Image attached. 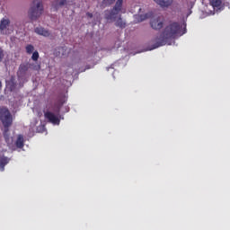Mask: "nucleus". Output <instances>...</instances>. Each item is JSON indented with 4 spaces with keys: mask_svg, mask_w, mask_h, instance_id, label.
<instances>
[{
    "mask_svg": "<svg viewBox=\"0 0 230 230\" xmlns=\"http://www.w3.org/2000/svg\"><path fill=\"white\" fill-rule=\"evenodd\" d=\"M185 33L186 25H181V23L177 22H170L164 27L159 36H156L151 40V42H154V45L150 49V51H152V49H157V48H161V46H166L169 40L179 39V37H182Z\"/></svg>",
    "mask_w": 230,
    "mask_h": 230,
    "instance_id": "f257e3e1",
    "label": "nucleus"
},
{
    "mask_svg": "<svg viewBox=\"0 0 230 230\" xmlns=\"http://www.w3.org/2000/svg\"><path fill=\"white\" fill-rule=\"evenodd\" d=\"M0 121H2L4 125V137L5 141H8V139H10V134H8V132H10V127H12V123L13 122L12 114L8 109H0Z\"/></svg>",
    "mask_w": 230,
    "mask_h": 230,
    "instance_id": "f03ea898",
    "label": "nucleus"
},
{
    "mask_svg": "<svg viewBox=\"0 0 230 230\" xmlns=\"http://www.w3.org/2000/svg\"><path fill=\"white\" fill-rule=\"evenodd\" d=\"M44 12V5L42 0H33L31 9L29 10V16L31 21H37Z\"/></svg>",
    "mask_w": 230,
    "mask_h": 230,
    "instance_id": "7ed1b4c3",
    "label": "nucleus"
},
{
    "mask_svg": "<svg viewBox=\"0 0 230 230\" xmlns=\"http://www.w3.org/2000/svg\"><path fill=\"white\" fill-rule=\"evenodd\" d=\"M123 8V0H117L114 7L111 11H105V19L107 21H114L116 16L119 14Z\"/></svg>",
    "mask_w": 230,
    "mask_h": 230,
    "instance_id": "20e7f679",
    "label": "nucleus"
},
{
    "mask_svg": "<svg viewBox=\"0 0 230 230\" xmlns=\"http://www.w3.org/2000/svg\"><path fill=\"white\" fill-rule=\"evenodd\" d=\"M150 26L153 28V30H162L163 26H164V18L161 16L152 18L150 21Z\"/></svg>",
    "mask_w": 230,
    "mask_h": 230,
    "instance_id": "39448f33",
    "label": "nucleus"
},
{
    "mask_svg": "<svg viewBox=\"0 0 230 230\" xmlns=\"http://www.w3.org/2000/svg\"><path fill=\"white\" fill-rule=\"evenodd\" d=\"M44 116L49 123H52V125H60V119L58 116L55 115V113L51 111H45Z\"/></svg>",
    "mask_w": 230,
    "mask_h": 230,
    "instance_id": "423d86ee",
    "label": "nucleus"
},
{
    "mask_svg": "<svg viewBox=\"0 0 230 230\" xmlns=\"http://www.w3.org/2000/svg\"><path fill=\"white\" fill-rule=\"evenodd\" d=\"M10 19L8 18H2L0 21V33L2 35L8 34V28L10 27Z\"/></svg>",
    "mask_w": 230,
    "mask_h": 230,
    "instance_id": "0eeeda50",
    "label": "nucleus"
},
{
    "mask_svg": "<svg viewBox=\"0 0 230 230\" xmlns=\"http://www.w3.org/2000/svg\"><path fill=\"white\" fill-rule=\"evenodd\" d=\"M66 4H67V0H55L52 3V8L57 12L59 8L66 6Z\"/></svg>",
    "mask_w": 230,
    "mask_h": 230,
    "instance_id": "6e6552de",
    "label": "nucleus"
},
{
    "mask_svg": "<svg viewBox=\"0 0 230 230\" xmlns=\"http://www.w3.org/2000/svg\"><path fill=\"white\" fill-rule=\"evenodd\" d=\"M10 163V158L4 155H0V172H4V166Z\"/></svg>",
    "mask_w": 230,
    "mask_h": 230,
    "instance_id": "1a4fd4ad",
    "label": "nucleus"
},
{
    "mask_svg": "<svg viewBox=\"0 0 230 230\" xmlns=\"http://www.w3.org/2000/svg\"><path fill=\"white\" fill-rule=\"evenodd\" d=\"M156 4H159L162 6V8H168V6H171L172 3H173V0H154Z\"/></svg>",
    "mask_w": 230,
    "mask_h": 230,
    "instance_id": "9d476101",
    "label": "nucleus"
},
{
    "mask_svg": "<svg viewBox=\"0 0 230 230\" xmlns=\"http://www.w3.org/2000/svg\"><path fill=\"white\" fill-rule=\"evenodd\" d=\"M35 33L42 35L43 37H49V31L44 29V27H37L34 29Z\"/></svg>",
    "mask_w": 230,
    "mask_h": 230,
    "instance_id": "9b49d317",
    "label": "nucleus"
},
{
    "mask_svg": "<svg viewBox=\"0 0 230 230\" xmlns=\"http://www.w3.org/2000/svg\"><path fill=\"white\" fill-rule=\"evenodd\" d=\"M15 145L17 148L24 147V137L22 135H18Z\"/></svg>",
    "mask_w": 230,
    "mask_h": 230,
    "instance_id": "f8f14e48",
    "label": "nucleus"
},
{
    "mask_svg": "<svg viewBox=\"0 0 230 230\" xmlns=\"http://www.w3.org/2000/svg\"><path fill=\"white\" fill-rule=\"evenodd\" d=\"M138 17H139L138 22H143V21H146V19H152V17H154V13L149 12L145 14H141Z\"/></svg>",
    "mask_w": 230,
    "mask_h": 230,
    "instance_id": "ddd939ff",
    "label": "nucleus"
},
{
    "mask_svg": "<svg viewBox=\"0 0 230 230\" xmlns=\"http://www.w3.org/2000/svg\"><path fill=\"white\" fill-rule=\"evenodd\" d=\"M28 69H30V64L25 63V64H22L19 66V73H21V75H24V73H26V71H28Z\"/></svg>",
    "mask_w": 230,
    "mask_h": 230,
    "instance_id": "4468645a",
    "label": "nucleus"
},
{
    "mask_svg": "<svg viewBox=\"0 0 230 230\" xmlns=\"http://www.w3.org/2000/svg\"><path fill=\"white\" fill-rule=\"evenodd\" d=\"M209 4L213 8H220L222 6V0H209Z\"/></svg>",
    "mask_w": 230,
    "mask_h": 230,
    "instance_id": "2eb2a0df",
    "label": "nucleus"
},
{
    "mask_svg": "<svg viewBox=\"0 0 230 230\" xmlns=\"http://www.w3.org/2000/svg\"><path fill=\"white\" fill-rule=\"evenodd\" d=\"M115 26L118 28H125V26H127V24L123 22V19H121V15H119V19L115 22Z\"/></svg>",
    "mask_w": 230,
    "mask_h": 230,
    "instance_id": "dca6fc26",
    "label": "nucleus"
},
{
    "mask_svg": "<svg viewBox=\"0 0 230 230\" xmlns=\"http://www.w3.org/2000/svg\"><path fill=\"white\" fill-rule=\"evenodd\" d=\"M26 49V53H28L29 55H31V53H33V51L35 50V47H33V45L29 44L25 47Z\"/></svg>",
    "mask_w": 230,
    "mask_h": 230,
    "instance_id": "f3484780",
    "label": "nucleus"
},
{
    "mask_svg": "<svg viewBox=\"0 0 230 230\" xmlns=\"http://www.w3.org/2000/svg\"><path fill=\"white\" fill-rule=\"evenodd\" d=\"M116 0H103L102 4L105 6H111V4H114Z\"/></svg>",
    "mask_w": 230,
    "mask_h": 230,
    "instance_id": "a211bd4d",
    "label": "nucleus"
},
{
    "mask_svg": "<svg viewBox=\"0 0 230 230\" xmlns=\"http://www.w3.org/2000/svg\"><path fill=\"white\" fill-rule=\"evenodd\" d=\"M31 59H32L34 62H37V60H39V52H38V51H34V52L32 53Z\"/></svg>",
    "mask_w": 230,
    "mask_h": 230,
    "instance_id": "6ab92c4d",
    "label": "nucleus"
},
{
    "mask_svg": "<svg viewBox=\"0 0 230 230\" xmlns=\"http://www.w3.org/2000/svg\"><path fill=\"white\" fill-rule=\"evenodd\" d=\"M4 58V50L0 48V62H3V59Z\"/></svg>",
    "mask_w": 230,
    "mask_h": 230,
    "instance_id": "aec40b11",
    "label": "nucleus"
},
{
    "mask_svg": "<svg viewBox=\"0 0 230 230\" xmlns=\"http://www.w3.org/2000/svg\"><path fill=\"white\" fill-rule=\"evenodd\" d=\"M87 17L90 19H93V13H86Z\"/></svg>",
    "mask_w": 230,
    "mask_h": 230,
    "instance_id": "412c9836",
    "label": "nucleus"
},
{
    "mask_svg": "<svg viewBox=\"0 0 230 230\" xmlns=\"http://www.w3.org/2000/svg\"><path fill=\"white\" fill-rule=\"evenodd\" d=\"M57 114H60V107H58L56 111Z\"/></svg>",
    "mask_w": 230,
    "mask_h": 230,
    "instance_id": "4be33fe9",
    "label": "nucleus"
},
{
    "mask_svg": "<svg viewBox=\"0 0 230 230\" xmlns=\"http://www.w3.org/2000/svg\"><path fill=\"white\" fill-rule=\"evenodd\" d=\"M58 49H62V50H64V47H61V48H59Z\"/></svg>",
    "mask_w": 230,
    "mask_h": 230,
    "instance_id": "5701e85b",
    "label": "nucleus"
},
{
    "mask_svg": "<svg viewBox=\"0 0 230 230\" xmlns=\"http://www.w3.org/2000/svg\"><path fill=\"white\" fill-rule=\"evenodd\" d=\"M1 87H3V84H2V83L0 82V89H1Z\"/></svg>",
    "mask_w": 230,
    "mask_h": 230,
    "instance_id": "b1692460",
    "label": "nucleus"
}]
</instances>
